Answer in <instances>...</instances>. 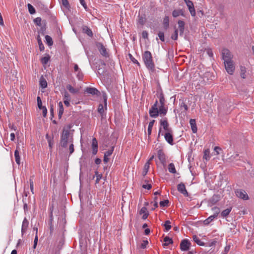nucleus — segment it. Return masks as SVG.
Masks as SVG:
<instances>
[{
  "mask_svg": "<svg viewBox=\"0 0 254 254\" xmlns=\"http://www.w3.org/2000/svg\"><path fill=\"white\" fill-rule=\"evenodd\" d=\"M164 243L163 244V246L164 247L168 246L169 244L173 243V240L172 239L168 237H165L164 238Z\"/></svg>",
  "mask_w": 254,
  "mask_h": 254,
  "instance_id": "nucleus-31",
  "label": "nucleus"
},
{
  "mask_svg": "<svg viewBox=\"0 0 254 254\" xmlns=\"http://www.w3.org/2000/svg\"><path fill=\"white\" fill-rule=\"evenodd\" d=\"M37 233H38V228H36V235L35 236V238L34 241V245H33L34 249L36 248V246L37 245V243H38V239Z\"/></svg>",
  "mask_w": 254,
  "mask_h": 254,
  "instance_id": "nucleus-51",
  "label": "nucleus"
},
{
  "mask_svg": "<svg viewBox=\"0 0 254 254\" xmlns=\"http://www.w3.org/2000/svg\"><path fill=\"white\" fill-rule=\"evenodd\" d=\"M28 11L31 14H34L36 12L34 7L30 3L27 4Z\"/></svg>",
  "mask_w": 254,
  "mask_h": 254,
  "instance_id": "nucleus-41",
  "label": "nucleus"
},
{
  "mask_svg": "<svg viewBox=\"0 0 254 254\" xmlns=\"http://www.w3.org/2000/svg\"><path fill=\"white\" fill-rule=\"evenodd\" d=\"M158 37H159V39L162 41H163V42L164 41V40H165L164 34V33L163 32H161V31L159 32V33L158 34Z\"/></svg>",
  "mask_w": 254,
  "mask_h": 254,
  "instance_id": "nucleus-56",
  "label": "nucleus"
},
{
  "mask_svg": "<svg viewBox=\"0 0 254 254\" xmlns=\"http://www.w3.org/2000/svg\"><path fill=\"white\" fill-rule=\"evenodd\" d=\"M128 56L130 60L134 64H137L138 66H140V64L138 63L137 60H136L130 54H128Z\"/></svg>",
  "mask_w": 254,
  "mask_h": 254,
  "instance_id": "nucleus-46",
  "label": "nucleus"
},
{
  "mask_svg": "<svg viewBox=\"0 0 254 254\" xmlns=\"http://www.w3.org/2000/svg\"><path fill=\"white\" fill-rule=\"evenodd\" d=\"M76 77L78 78L79 80H81L83 78V75L81 70L77 71Z\"/></svg>",
  "mask_w": 254,
  "mask_h": 254,
  "instance_id": "nucleus-52",
  "label": "nucleus"
},
{
  "mask_svg": "<svg viewBox=\"0 0 254 254\" xmlns=\"http://www.w3.org/2000/svg\"><path fill=\"white\" fill-rule=\"evenodd\" d=\"M161 126L163 127L164 129L166 131H172V129L169 127V124L166 119L160 121Z\"/></svg>",
  "mask_w": 254,
  "mask_h": 254,
  "instance_id": "nucleus-12",
  "label": "nucleus"
},
{
  "mask_svg": "<svg viewBox=\"0 0 254 254\" xmlns=\"http://www.w3.org/2000/svg\"><path fill=\"white\" fill-rule=\"evenodd\" d=\"M98 112L101 114L102 118H104V107L102 104H100L98 108Z\"/></svg>",
  "mask_w": 254,
  "mask_h": 254,
  "instance_id": "nucleus-39",
  "label": "nucleus"
},
{
  "mask_svg": "<svg viewBox=\"0 0 254 254\" xmlns=\"http://www.w3.org/2000/svg\"><path fill=\"white\" fill-rule=\"evenodd\" d=\"M163 25L165 29H167L169 26V18L168 16H165L163 19Z\"/></svg>",
  "mask_w": 254,
  "mask_h": 254,
  "instance_id": "nucleus-29",
  "label": "nucleus"
},
{
  "mask_svg": "<svg viewBox=\"0 0 254 254\" xmlns=\"http://www.w3.org/2000/svg\"><path fill=\"white\" fill-rule=\"evenodd\" d=\"M40 85L43 88H45L47 86V82L43 78L40 80Z\"/></svg>",
  "mask_w": 254,
  "mask_h": 254,
  "instance_id": "nucleus-40",
  "label": "nucleus"
},
{
  "mask_svg": "<svg viewBox=\"0 0 254 254\" xmlns=\"http://www.w3.org/2000/svg\"><path fill=\"white\" fill-rule=\"evenodd\" d=\"M40 109L42 110V113L44 117L46 116L47 113V110L45 107H43V108H41Z\"/></svg>",
  "mask_w": 254,
  "mask_h": 254,
  "instance_id": "nucleus-63",
  "label": "nucleus"
},
{
  "mask_svg": "<svg viewBox=\"0 0 254 254\" xmlns=\"http://www.w3.org/2000/svg\"><path fill=\"white\" fill-rule=\"evenodd\" d=\"M225 68L227 72L230 75H232L235 70V66L233 61L224 62Z\"/></svg>",
  "mask_w": 254,
  "mask_h": 254,
  "instance_id": "nucleus-3",
  "label": "nucleus"
},
{
  "mask_svg": "<svg viewBox=\"0 0 254 254\" xmlns=\"http://www.w3.org/2000/svg\"><path fill=\"white\" fill-rule=\"evenodd\" d=\"M95 176L96 178L95 183L98 184L99 183L100 180L101 179L102 177V174H98V172L97 171L95 172Z\"/></svg>",
  "mask_w": 254,
  "mask_h": 254,
  "instance_id": "nucleus-47",
  "label": "nucleus"
},
{
  "mask_svg": "<svg viewBox=\"0 0 254 254\" xmlns=\"http://www.w3.org/2000/svg\"><path fill=\"white\" fill-rule=\"evenodd\" d=\"M166 231H168L171 228V222L169 220H167L165 222L164 225Z\"/></svg>",
  "mask_w": 254,
  "mask_h": 254,
  "instance_id": "nucleus-38",
  "label": "nucleus"
},
{
  "mask_svg": "<svg viewBox=\"0 0 254 254\" xmlns=\"http://www.w3.org/2000/svg\"><path fill=\"white\" fill-rule=\"evenodd\" d=\"M172 133V131L166 132L164 135L165 140L171 145L173 144V138Z\"/></svg>",
  "mask_w": 254,
  "mask_h": 254,
  "instance_id": "nucleus-11",
  "label": "nucleus"
},
{
  "mask_svg": "<svg viewBox=\"0 0 254 254\" xmlns=\"http://www.w3.org/2000/svg\"><path fill=\"white\" fill-rule=\"evenodd\" d=\"M50 60V57L49 56L43 57L41 59V62L42 64H46Z\"/></svg>",
  "mask_w": 254,
  "mask_h": 254,
  "instance_id": "nucleus-45",
  "label": "nucleus"
},
{
  "mask_svg": "<svg viewBox=\"0 0 254 254\" xmlns=\"http://www.w3.org/2000/svg\"><path fill=\"white\" fill-rule=\"evenodd\" d=\"M193 241L198 245L199 246H204V243L202 242L199 239V238L196 236V235H194L193 236Z\"/></svg>",
  "mask_w": 254,
  "mask_h": 254,
  "instance_id": "nucleus-33",
  "label": "nucleus"
},
{
  "mask_svg": "<svg viewBox=\"0 0 254 254\" xmlns=\"http://www.w3.org/2000/svg\"><path fill=\"white\" fill-rule=\"evenodd\" d=\"M148 242L147 240H143L140 245V248L142 249H145L146 246L148 245Z\"/></svg>",
  "mask_w": 254,
  "mask_h": 254,
  "instance_id": "nucleus-53",
  "label": "nucleus"
},
{
  "mask_svg": "<svg viewBox=\"0 0 254 254\" xmlns=\"http://www.w3.org/2000/svg\"><path fill=\"white\" fill-rule=\"evenodd\" d=\"M168 171L171 173L175 174L176 173L175 165L173 163H171L168 165Z\"/></svg>",
  "mask_w": 254,
  "mask_h": 254,
  "instance_id": "nucleus-27",
  "label": "nucleus"
},
{
  "mask_svg": "<svg viewBox=\"0 0 254 254\" xmlns=\"http://www.w3.org/2000/svg\"><path fill=\"white\" fill-rule=\"evenodd\" d=\"M157 106L158 101L156 100L153 105L149 109V114L151 117L155 118L158 116L159 111Z\"/></svg>",
  "mask_w": 254,
  "mask_h": 254,
  "instance_id": "nucleus-4",
  "label": "nucleus"
},
{
  "mask_svg": "<svg viewBox=\"0 0 254 254\" xmlns=\"http://www.w3.org/2000/svg\"><path fill=\"white\" fill-rule=\"evenodd\" d=\"M180 15H183V12L182 10L176 9L173 10L172 15L174 17H177Z\"/></svg>",
  "mask_w": 254,
  "mask_h": 254,
  "instance_id": "nucleus-32",
  "label": "nucleus"
},
{
  "mask_svg": "<svg viewBox=\"0 0 254 254\" xmlns=\"http://www.w3.org/2000/svg\"><path fill=\"white\" fill-rule=\"evenodd\" d=\"M185 3H186L188 9L190 13V14L192 16H195V10L193 4L192 2L190 0H184Z\"/></svg>",
  "mask_w": 254,
  "mask_h": 254,
  "instance_id": "nucleus-7",
  "label": "nucleus"
},
{
  "mask_svg": "<svg viewBox=\"0 0 254 254\" xmlns=\"http://www.w3.org/2000/svg\"><path fill=\"white\" fill-rule=\"evenodd\" d=\"M180 107L182 110L184 109L185 111H187L188 110V107L187 104L184 102H182L180 105Z\"/></svg>",
  "mask_w": 254,
  "mask_h": 254,
  "instance_id": "nucleus-54",
  "label": "nucleus"
},
{
  "mask_svg": "<svg viewBox=\"0 0 254 254\" xmlns=\"http://www.w3.org/2000/svg\"><path fill=\"white\" fill-rule=\"evenodd\" d=\"M169 200L166 199L164 201H161L160 202V205L161 207L167 206L169 204Z\"/></svg>",
  "mask_w": 254,
  "mask_h": 254,
  "instance_id": "nucleus-50",
  "label": "nucleus"
},
{
  "mask_svg": "<svg viewBox=\"0 0 254 254\" xmlns=\"http://www.w3.org/2000/svg\"><path fill=\"white\" fill-rule=\"evenodd\" d=\"M58 105H59V107L58 116H59V118L60 119H61L63 114L64 109L63 105V103L62 102H60L58 104Z\"/></svg>",
  "mask_w": 254,
  "mask_h": 254,
  "instance_id": "nucleus-22",
  "label": "nucleus"
},
{
  "mask_svg": "<svg viewBox=\"0 0 254 254\" xmlns=\"http://www.w3.org/2000/svg\"><path fill=\"white\" fill-rule=\"evenodd\" d=\"M142 187L144 189H147V190H150L152 186H151V184H146V185H142Z\"/></svg>",
  "mask_w": 254,
  "mask_h": 254,
  "instance_id": "nucleus-64",
  "label": "nucleus"
},
{
  "mask_svg": "<svg viewBox=\"0 0 254 254\" xmlns=\"http://www.w3.org/2000/svg\"><path fill=\"white\" fill-rule=\"evenodd\" d=\"M37 40H38V45H39V46L40 50L41 51H44V45L42 43V40H41V38H40L39 36H38Z\"/></svg>",
  "mask_w": 254,
  "mask_h": 254,
  "instance_id": "nucleus-37",
  "label": "nucleus"
},
{
  "mask_svg": "<svg viewBox=\"0 0 254 254\" xmlns=\"http://www.w3.org/2000/svg\"><path fill=\"white\" fill-rule=\"evenodd\" d=\"M46 138L48 141L49 146L50 149H52L54 145V137L53 136H51L47 134L46 135Z\"/></svg>",
  "mask_w": 254,
  "mask_h": 254,
  "instance_id": "nucleus-19",
  "label": "nucleus"
},
{
  "mask_svg": "<svg viewBox=\"0 0 254 254\" xmlns=\"http://www.w3.org/2000/svg\"><path fill=\"white\" fill-rule=\"evenodd\" d=\"M85 92L92 95H98L100 93L97 89L92 87H87L85 90Z\"/></svg>",
  "mask_w": 254,
  "mask_h": 254,
  "instance_id": "nucleus-17",
  "label": "nucleus"
},
{
  "mask_svg": "<svg viewBox=\"0 0 254 254\" xmlns=\"http://www.w3.org/2000/svg\"><path fill=\"white\" fill-rule=\"evenodd\" d=\"M165 98L162 94H161L159 96V102L160 105H165Z\"/></svg>",
  "mask_w": 254,
  "mask_h": 254,
  "instance_id": "nucleus-48",
  "label": "nucleus"
},
{
  "mask_svg": "<svg viewBox=\"0 0 254 254\" xmlns=\"http://www.w3.org/2000/svg\"><path fill=\"white\" fill-rule=\"evenodd\" d=\"M159 114L165 115L167 112V109L165 107V105H160L158 109Z\"/></svg>",
  "mask_w": 254,
  "mask_h": 254,
  "instance_id": "nucleus-25",
  "label": "nucleus"
},
{
  "mask_svg": "<svg viewBox=\"0 0 254 254\" xmlns=\"http://www.w3.org/2000/svg\"><path fill=\"white\" fill-rule=\"evenodd\" d=\"M216 217V216H214V215H211L210 216H209L208 218H207V219H206L204 221V224L205 225H208L210 223H211L213 220L214 218H215Z\"/></svg>",
  "mask_w": 254,
  "mask_h": 254,
  "instance_id": "nucleus-35",
  "label": "nucleus"
},
{
  "mask_svg": "<svg viewBox=\"0 0 254 254\" xmlns=\"http://www.w3.org/2000/svg\"><path fill=\"white\" fill-rule=\"evenodd\" d=\"M80 3L83 6V7L84 8L85 10L87 11V6L86 4V2L84 0H79Z\"/></svg>",
  "mask_w": 254,
  "mask_h": 254,
  "instance_id": "nucleus-61",
  "label": "nucleus"
},
{
  "mask_svg": "<svg viewBox=\"0 0 254 254\" xmlns=\"http://www.w3.org/2000/svg\"><path fill=\"white\" fill-rule=\"evenodd\" d=\"M14 157L15 159V162L17 164H20V158L19 155V152L18 150V147L16 148L14 152Z\"/></svg>",
  "mask_w": 254,
  "mask_h": 254,
  "instance_id": "nucleus-23",
  "label": "nucleus"
},
{
  "mask_svg": "<svg viewBox=\"0 0 254 254\" xmlns=\"http://www.w3.org/2000/svg\"><path fill=\"white\" fill-rule=\"evenodd\" d=\"M29 225V222L28 220L25 218L22 222V227H21V233L22 234H24L26 233Z\"/></svg>",
  "mask_w": 254,
  "mask_h": 254,
  "instance_id": "nucleus-15",
  "label": "nucleus"
},
{
  "mask_svg": "<svg viewBox=\"0 0 254 254\" xmlns=\"http://www.w3.org/2000/svg\"><path fill=\"white\" fill-rule=\"evenodd\" d=\"M139 214L140 215L143 214L142 218L144 220L146 219L149 215L146 207H142L139 212Z\"/></svg>",
  "mask_w": 254,
  "mask_h": 254,
  "instance_id": "nucleus-16",
  "label": "nucleus"
},
{
  "mask_svg": "<svg viewBox=\"0 0 254 254\" xmlns=\"http://www.w3.org/2000/svg\"><path fill=\"white\" fill-rule=\"evenodd\" d=\"M222 58L224 62L232 61L233 56L227 49H224L222 51Z\"/></svg>",
  "mask_w": 254,
  "mask_h": 254,
  "instance_id": "nucleus-5",
  "label": "nucleus"
},
{
  "mask_svg": "<svg viewBox=\"0 0 254 254\" xmlns=\"http://www.w3.org/2000/svg\"><path fill=\"white\" fill-rule=\"evenodd\" d=\"M210 150L209 149H207L204 150V155H203V159H205L206 160H209L210 159Z\"/></svg>",
  "mask_w": 254,
  "mask_h": 254,
  "instance_id": "nucleus-28",
  "label": "nucleus"
},
{
  "mask_svg": "<svg viewBox=\"0 0 254 254\" xmlns=\"http://www.w3.org/2000/svg\"><path fill=\"white\" fill-rule=\"evenodd\" d=\"M231 210H232V207H231L224 210L223 211H222V212L221 213V216L223 217H225L227 216L230 214Z\"/></svg>",
  "mask_w": 254,
  "mask_h": 254,
  "instance_id": "nucleus-26",
  "label": "nucleus"
},
{
  "mask_svg": "<svg viewBox=\"0 0 254 254\" xmlns=\"http://www.w3.org/2000/svg\"><path fill=\"white\" fill-rule=\"evenodd\" d=\"M212 210L213 211V215L214 216L217 217L218 215L219 214L220 210L219 207H214L212 208Z\"/></svg>",
  "mask_w": 254,
  "mask_h": 254,
  "instance_id": "nucleus-42",
  "label": "nucleus"
},
{
  "mask_svg": "<svg viewBox=\"0 0 254 254\" xmlns=\"http://www.w3.org/2000/svg\"><path fill=\"white\" fill-rule=\"evenodd\" d=\"M73 142V137L70 136L69 131L68 130H63L61 136V145L63 147L67 146V143Z\"/></svg>",
  "mask_w": 254,
  "mask_h": 254,
  "instance_id": "nucleus-2",
  "label": "nucleus"
},
{
  "mask_svg": "<svg viewBox=\"0 0 254 254\" xmlns=\"http://www.w3.org/2000/svg\"><path fill=\"white\" fill-rule=\"evenodd\" d=\"M190 246V242L186 239L183 240L180 244V249L182 251H187Z\"/></svg>",
  "mask_w": 254,
  "mask_h": 254,
  "instance_id": "nucleus-8",
  "label": "nucleus"
},
{
  "mask_svg": "<svg viewBox=\"0 0 254 254\" xmlns=\"http://www.w3.org/2000/svg\"><path fill=\"white\" fill-rule=\"evenodd\" d=\"M246 68L244 66H241V76L243 78H245L246 76Z\"/></svg>",
  "mask_w": 254,
  "mask_h": 254,
  "instance_id": "nucleus-43",
  "label": "nucleus"
},
{
  "mask_svg": "<svg viewBox=\"0 0 254 254\" xmlns=\"http://www.w3.org/2000/svg\"><path fill=\"white\" fill-rule=\"evenodd\" d=\"M34 21L36 24L37 25H41V18L40 17H37L34 20Z\"/></svg>",
  "mask_w": 254,
  "mask_h": 254,
  "instance_id": "nucleus-57",
  "label": "nucleus"
},
{
  "mask_svg": "<svg viewBox=\"0 0 254 254\" xmlns=\"http://www.w3.org/2000/svg\"><path fill=\"white\" fill-rule=\"evenodd\" d=\"M236 196L243 200H248L249 199V196L247 192L243 190L239 189L235 191Z\"/></svg>",
  "mask_w": 254,
  "mask_h": 254,
  "instance_id": "nucleus-6",
  "label": "nucleus"
},
{
  "mask_svg": "<svg viewBox=\"0 0 254 254\" xmlns=\"http://www.w3.org/2000/svg\"><path fill=\"white\" fill-rule=\"evenodd\" d=\"M64 100H70L71 99L69 93L67 91H64L63 95Z\"/></svg>",
  "mask_w": 254,
  "mask_h": 254,
  "instance_id": "nucleus-49",
  "label": "nucleus"
},
{
  "mask_svg": "<svg viewBox=\"0 0 254 254\" xmlns=\"http://www.w3.org/2000/svg\"><path fill=\"white\" fill-rule=\"evenodd\" d=\"M145 19L144 17L143 16H140L139 17V19H138V22L141 24V25H143L145 23Z\"/></svg>",
  "mask_w": 254,
  "mask_h": 254,
  "instance_id": "nucleus-60",
  "label": "nucleus"
},
{
  "mask_svg": "<svg viewBox=\"0 0 254 254\" xmlns=\"http://www.w3.org/2000/svg\"><path fill=\"white\" fill-rule=\"evenodd\" d=\"M178 190L179 192H180L181 193L184 194L185 196L188 195V191L186 189L185 185L184 184L181 183L180 184H178L177 186Z\"/></svg>",
  "mask_w": 254,
  "mask_h": 254,
  "instance_id": "nucleus-10",
  "label": "nucleus"
},
{
  "mask_svg": "<svg viewBox=\"0 0 254 254\" xmlns=\"http://www.w3.org/2000/svg\"><path fill=\"white\" fill-rule=\"evenodd\" d=\"M96 46L100 54L102 56L104 57H107L108 56V53L107 51L106 48L104 46V45L102 43H97Z\"/></svg>",
  "mask_w": 254,
  "mask_h": 254,
  "instance_id": "nucleus-9",
  "label": "nucleus"
},
{
  "mask_svg": "<svg viewBox=\"0 0 254 254\" xmlns=\"http://www.w3.org/2000/svg\"><path fill=\"white\" fill-rule=\"evenodd\" d=\"M154 122H155V120H152V121L150 122V123H149L148 129H147V133H148V136H149L151 134L152 129L153 126L154 125Z\"/></svg>",
  "mask_w": 254,
  "mask_h": 254,
  "instance_id": "nucleus-30",
  "label": "nucleus"
},
{
  "mask_svg": "<svg viewBox=\"0 0 254 254\" xmlns=\"http://www.w3.org/2000/svg\"><path fill=\"white\" fill-rule=\"evenodd\" d=\"M37 100V104H38V108L39 109L43 108V107L42 106V101L41 100L40 97L38 96Z\"/></svg>",
  "mask_w": 254,
  "mask_h": 254,
  "instance_id": "nucleus-55",
  "label": "nucleus"
},
{
  "mask_svg": "<svg viewBox=\"0 0 254 254\" xmlns=\"http://www.w3.org/2000/svg\"><path fill=\"white\" fill-rule=\"evenodd\" d=\"M157 156L161 163L164 165L166 162V156L161 150H159L158 151Z\"/></svg>",
  "mask_w": 254,
  "mask_h": 254,
  "instance_id": "nucleus-14",
  "label": "nucleus"
},
{
  "mask_svg": "<svg viewBox=\"0 0 254 254\" xmlns=\"http://www.w3.org/2000/svg\"><path fill=\"white\" fill-rule=\"evenodd\" d=\"M67 89L72 94H76L79 92V90L73 88L70 84H67L66 86Z\"/></svg>",
  "mask_w": 254,
  "mask_h": 254,
  "instance_id": "nucleus-21",
  "label": "nucleus"
},
{
  "mask_svg": "<svg viewBox=\"0 0 254 254\" xmlns=\"http://www.w3.org/2000/svg\"><path fill=\"white\" fill-rule=\"evenodd\" d=\"M92 149L93 154L96 155L98 152V141L95 138L92 139Z\"/></svg>",
  "mask_w": 254,
  "mask_h": 254,
  "instance_id": "nucleus-13",
  "label": "nucleus"
},
{
  "mask_svg": "<svg viewBox=\"0 0 254 254\" xmlns=\"http://www.w3.org/2000/svg\"><path fill=\"white\" fill-rule=\"evenodd\" d=\"M142 59L146 67L151 71H153L155 69V64L153 62L151 53L148 51H145L142 56Z\"/></svg>",
  "mask_w": 254,
  "mask_h": 254,
  "instance_id": "nucleus-1",
  "label": "nucleus"
},
{
  "mask_svg": "<svg viewBox=\"0 0 254 254\" xmlns=\"http://www.w3.org/2000/svg\"><path fill=\"white\" fill-rule=\"evenodd\" d=\"M178 23L180 35L183 34L184 31L185 22L183 21L180 20L178 21Z\"/></svg>",
  "mask_w": 254,
  "mask_h": 254,
  "instance_id": "nucleus-20",
  "label": "nucleus"
},
{
  "mask_svg": "<svg viewBox=\"0 0 254 254\" xmlns=\"http://www.w3.org/2000/svg\"><path fill=\"white\" fill-rule=\"evenodd\" d=\"M171 38L174 40H176L178 39V30H175L174 34L172 35Z\"/></svg>",
  "mask_w": 254,
  "mask_h": 254,
  "instance_id": "nucleus-59",
  "label": "nucleus"
},
{
  "mask_svg": "<svg viewBox=\"0 0 254 254\" xmlns=\"http://www.w3.org/2000/svg\"><path fill=\"white\" fill-rule=\"evenodd\" d=\"M113 150H114V147H112L111 149L109 150L108 151H106L105 153V156H110L112 153H113Z\"/></svg>",
  "mask_w": 254,
  "mask_h": 254,
  "instance_id": "nucleus-58",
  "label": "nucleus"
},
{
  "mask_svg": "<svg viewBox=\"0 0 254 254\" xmlns=\"http://www.w3.org/2000/svg\"><path fill=\"white\" fill-rule=\"evenodd\" d=\"M62 3L63 5L67 9H69L70 8L69 3L67 0H61Z\"/></svg>",
  "mask_w": 254,
  "mask_h": 254,
  "instance_id": "nucleus-44",
  "label": "nucleus"
},
{
  "mask_svg": "<svg viewBox=\"0 0 254 254\" xmlns=\"http://www.w3.org/2000/svg\"><path fill=\"white\" fill-rule=\"evenodd\" d=\"M149 167H150V163L149 162H146V163L145 164L144 166V167H143V171H142V175L143 176H145L148 171V170L149 169Z\"/></svg>",
  "mask_w": 254,
  "mask_h": 254,
  "instance_id": "nucleus-24",
  "label": "nucleus"
},
{
  "mask_svg": "<svg viewBox=\"0 0 254 254\" xmlns=\"http://www.w3.org/2000/svg\"><path fill=\"white\" fill-rule=\"evenodd\" d=\"M45 39H46L47 44L49 46H51L53 44V41L52 38L50 36L46 35L45 36Z\"/></svg>",
  "mask_w": 254,
  "mask_h": 254,
  "instance_id": "nucleus-36",
  "label": "nucleus"
},
{
  "mask_svg": "<svg viewBox=\"0 0 254 254\" xmlns=\"http://www.w3.org/2000/svg\"><path fill=\"white\" fill-rule=\"evenodd\" d=\"M70 143V144L69 145V153H70V154H71L74 152V145L73 144V142Z\"/></svg>",
  "mask_w": 254,
  "mask_h": 254,
  "instance_id": "nucleus-62",
  "label": "nucleus"
},
{
  "mask_svg": "<svg viewBox=\"0 0 254 254\" xmlns=\"http://www.w3.org/2000/svg\"><path fill=\"white\" fill-rule=\"evenodd\" d=\"M190 124L193 133H196L197 132V128L195 119H191L190 120Z\"/></svg>",
  "mask_w": 254,
  "mask_h": 254,
  "instance_id": "nucleus-18",
  "label": "nucleus"
},
{
  "mask_svg": "<svg viewBox=\"0 0 254 254\" xmlns=\"http://www.w3.org/2000/svg\"><path fill=\"white\" fill-rule=\"evenodd\" d=\"M83 31L86 33L87 35L89 36L90 37L93 36V33L91 30L87 26H85L83 28Z\"/></svg>",
  "mask_w": 254,
  "mask_h": 254,
  "instance_id": "nucleus-34",
  "label": "nucleus"
}]
</instances>
